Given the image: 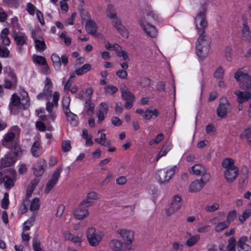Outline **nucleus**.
<instances>
[{
	"label": "nucleus",
	"instance_id": "obj_1",
	"mask_svg": "<svg viewBox=\"0 0 251 251\" xmlns=\"http://www.w3.org/2000/svg\"><path fill=\"white\" fill-rule=\"evenodd\" d=\"M206 9L202 8L197 15L195 23L198 31L199 37L196 44V53L199 57L203 60L208 55L210 49V39L205 34L207 22L205 18Z\"/></svg>",
	"mask_w": 251,
	"mask_h": 251
},
{
	"label": "nucleus",
	"instance_id": "obj_2",
	"mask_svg": "<svg viewBox=\"0 0 251 251\" xmlns=\"http://www.w3.org/2000/svg\"><path fill=\"white\" fill-rule=\"evenodd\" d=\"M234 78L239 83V87L243 90L251 89V77L239 69L234 74Z\"/></svg>",
	"mask_w": 251,
	"mask_h": 251
},
{
	"label": "nucleus",
	"instance_id": "obj_3",
	"mask_svg": "<svg viewBox=\"0 0 251 251\" xmlns=\"http://www.w3.org/2000/svg\"><path fill=\"white\" fill-rule=\"evenodd\" d=\"M93 204L92 201L84 199L79 204V207L75 209L73 214L77 220H81L88 215V211L87 208Z\"/></svg>",
	"mask_w": 251,
	"mask_h": 251
},
{
	"label": "nucleus",
	"instance_id": "obj_4",
	"mask_svg": "<svg viewBox=\"0 0 251 251\" xmlns=\"http://www.w3.org/2000/svg\"><path fill=\"white\" fill-rule=\"evenodd\" d=\"M86 235L89 244L92 246H97L102 238L100 232L93 227L87 229Z\"/></svg>",
	"mask_w": 251,
	"mask_h": 251
},
{
	"label": "nucleus",
	"instance_id": "obj_5",
	"mask_svg": "<svg viewBox=\"0 0 251 251\" xmlns=\"http://www.w3.org/2000/svg\"><path fill=\"white\" fill-rule=\"evenodd\" d=\"M175 172V170L174 168H172L169 170L161 169L156 172L155 177L159 183H166L174 175Z\"/></svg>",
	"mask_w": 251,
	"mask_h": 251
},
{
	"label": "nucleus",
	"instance_id": "obj_6",
	"mask_svg": "<svg viewBox=\"0 0 251 251\" xmlns=\"http://www.w3.org/2000/svg\"><path fill=\"white\" fill-rule=\"evenodd\" d=\"M63 168L62 166H59L53 172L51 178L48 182L45 188V193L48 194L53 188L54 185L56 184L60 176V173L62 171Z\"/></svg>",
	"mask_w": 251,
	"mask_h": 251
},
{
	"label": "nucleus",
	"instance_id": "obj_7",
	"mask_svg": "<svg viewBox=\"0 0 251 251\" xmlns=\"http://www.w3.org/2000/svg\"><path fill=\"white\" fill-rule=\"evenodd\" d=\"M182 205L181 198L179 195L174 197L171 205L169 208L166 209V214L170 216L176 211L178 210Z\"/></svg>",
	"mask_w": 251,
	"mask_h": 251
},
{
	"label": "nucleus",
	"instance_id": "obj_8",
	"mask_svg": "<svg viewBox=\"0 0 251 251\" xmlns=\"http://www.w3.org/2000/svg\"><path fill=\"white\" fill-rule=\"evenodd\" d=\"M141 26L147 34L151 38H154L157 34V30L156 28L148 23L145 17L141 21Z\"/></svg>",
	"mask_w": 251,
	"mask_h": 251
},
{
	"label": "nucleus",
	"instance_id": "obj_9",
	"mask_svg": "<svg viewBox=\"0 0 251 251\" xmlns=\"http://www.w3.org/2000/svg\"><path fill=\"white\" fill-rule=\"evenodd\" d=\"M222 100L223 102L220 103L217 109V113L218 117L223 118L226 115L230 105L226 98H223Z\"/></svg>",
	"mask_w": 251,
	"mask_h": 251
},
{
	"label": "nucleus",
	"instance_id": "obj_10",
	"mask_svg": "<svg viewBox=\"0 0 251 251\" xmlns=\"http://www.w3.org/2000/svg\"><path fill=\"white\" fill-rule=\"evenodd\" d=\"M117 233L122 237L125 245L127 246L131 244L134 239V233L132 231L119 229L117 230Z\"/></svg>",
	"mask_w": 251,
	"mask_h": 251
},
{
	"label": "nucleus",
	"instance_id": "obj_11",
	"mask_svg": "<svg viewBox=\"0 0 251 251\" xmlns=\"http://www.w3.org/2000/svg\"><path fill=\"white\" fill-rule=\"evenodd\" d=\"M12 37L16 42L17 45L20 47L19 50L21 51L22 50L20 46L26 44L27 37L24 33H18L16 32H14L12 34Z\"/></svg>",
	"mask_w": 251,
	"mask_h": 251
},
{
	"label": "nucleus",
	"instance_id": "obj_12",
	"mask_svg": "<svg viewBox=\"0 0 251 251\" xmlns=\"http://www.w3.org/2000/svg\"><path fill=\"white\" fill-rule=\"evenodd\" d=\"M234 94L237 97V101L239 104H242L251 99V93L249 91H235Z\"/></svg>",
	"mask_w": 251,
	"mask_h": 251
},
{
	"label": "nucleus",
	"instance_id": "obj_13",
	"mask_svg": "<svg viewBox=\"0 0 251 251\" xmlns=\"http://www.w3.org/2000/svg\"><path fill=\"white\" fill-rule=\"evenodd\" d=\"M110 246L114 251H127L130 250V248L116 239L111 241Z\"/></svg>",
	"mask_w": 251,
	"mask_h": 251
},
{
	"label": "nucleus",
	"instance_id": "obj_14",
	"mask_svg": "<svg viewBox=\"0 0 251 251\" xmlns=\"http://www.w3.org/2000/svg\"><path fill=\"white\" fill-rule=\"evenodd\" d=\"M238 172L239 170L237 167L225 171L224 175L225 178L228 182H233L238 176Z\"/></svg>",
	"mask_w": 251,
	"mask_h": 251
},
{
	"label": "nucleus",
	"instance_id": "obj_15",
	"mask_svg": "<svg viewBox=\"0 0 251 251\" xmlns=\"http://www.w3.org/2000/svg\"><path fill=\"white\" fill-rule=\"evenodd\" d=\"M108 111V108L105 102H101L100 105L99 111L97 112V117L98 119V122L101 123L104 119V116Z\"/></svg>",
	"mask_w": 251,
	"mask_h": 251
},
{
	"label": "nucleus",
	"instance_id": "obj_16",
	"mask_svg": "<svg viewBox=\"0 0 251 251\" xmlns=\"http://www.w3.org/2000/svg\"><path fill=\"white\" fill-rule=\"evenodd\" d=\"M46 166L45 160H40L37 162V165L33 168L34 174L37 176H42L44 172V168Z\"/></svg>",
	"mask_w": 251,
	"mask_h": 251
},
{
	"label": "nucleus",
	"instance_id": "obj_17",
	"mask_svg": "<svg viewBox=\"0 0 251 251\" xmlns=\"http://www.w3.org/2000/svg\"><path fill=\"white\" fill-rule=\"evenodd\" d=\"M113 25L117 31L124 37H128V33L125 29L124 26L121 24V21L117 18L113 19Z\"/></svg>",
	"mask_w": 251,
	"mask_h": 251
},
{
	"label": "nucleus",
	"instance_id": "obj_18",
	"mask_svg": "<svg viewBox=\"0 0 251 251\" xmlns=\"http://www.w3.org/2000/svg\"><path fill=\"white\" fill-rule=\"evenodd\" d=\"M9 107L11 112L14 114H16L14 111L15 107H17L18 109H21L20 98L16 95V94H14L12 95Z\"/></svg>",
	"mask_w": 251,
	"mask_h": 251
},
{
	"label": "nucleus",
	"instance_id": "obj_19",
	"mask_svg": "<svg viewBox=\"0 0 251 251\" xmlns=\"http://www.w3.org/2000/svg\"><path fill=\"white\" fill-rule=\"evenodd\" d=\"M34 189V183H31L30 186L28 187L27 188L25 199V200H24L22 203V205L24 207V209L26 210H27L28 206L29 203V199L30 198Z\"/></svg>",
	"mask_w": 251,
	"mask_h": 251
},
{
	"label": "nucleus",
	"instance_id": "obj_20",
	"mask_svg": "<svg viewBox=\"0 0 251 251\" xmlns=\"http://www.w3.org/2000/svg\"><path fill=\"white\" fill-rule=\"evenodd\" d=\"M143 14V17L141 19L140 21V24L141 20L144 19L145 17L146 19V21H148V23L149 24H150L151 22L156 20L157 19V15L154 13L152 11H150L149 7H147V9H146V11L144 12Z\"/></svg>",
	"mask_w": 251,
	"mask_h": 251
},
{
	"label": "nucleus",
	"instance_id": "obj_21",
	"mask_svg": "<svg viewBox=\"0 0 251 251\" xmlns=\"http://www.w3.org/2000/svg\"><path fill=\"white\" fill-rule=\"evenodd\" d=\"M204 186V183L201 182V181H200L199 179L195 180L193 181L189 186V191L191 192H197L201 190Z\"/></svg>",
	"mask_w": 251,
	"mask_h": 251
},
{
	"label": "nucleus",
	"instance_id": "obj_22",
	"mask_svg": "<svg viewBox=\"0 0 251 251\" xmlns=\"http://www.w3.org/2000/svg\"><path fill=\"white\" fill-rule=\"evenodd\" d=\"M16 156H5L1 159V166L3 167H7L13 165L16 161Z\"/></svg>",
	"mask_w": 251,
	"mask_h": 251
},
{
	"label": "nucleus",
	"instance_id": "obj_23",
	"mask_svg": "<svg viewBox=\"0 0 251 251\" xmlns=\"http://www.w3.org/2000/svg\"><path fill=\"white\" fill-rule=\"evenodd\" d=\"M85 28L89 34L93 35L95 34L97 30V26L95 22L89 20L86 24Z\"/></svg>",
	"mask_w": 251,
	"mask_h": 251
},
{
	"label": "nucleus",
	"instance_id": "obj_24",
	"mask_svg": "<svg viewBox=\"0 0 251 251\" xmlns=\"http://www.w3.org/2000/svg\"><path fill=\"white\" fill-rule=\"evenodd\" d=\"M121 91L122 97L125 100H135V97L126 86L121 88Z\"/></svg>",
	"mask_w": 251,
	"mask_h": 251
},
{
	"label": "nucleus",
	"instance_id": "obj_25",
	"mask_svg": "<svg viewBox=\"0 0 251 251\" xmlns=\"http://www.w3.org/2000/svg\"><path fill=\"white\" fill-rule=\"evenodd\" d=\"M31 152L32 155L35 157H38L41 154L42 147L39 141H36L33 144L31 149Z\"/></svg>",
	"mask_w": 251,
	"mask_h": 251
},
{
	"label": "nucleus",
	"instance_id": "obj_26",
	"mask_svg": "<svg viewBox=\"0 0 251 251\" xmlns=\"http://www.w3.org/2000/svg\"><path fill=\"white\" fill-rule=\"evenodd\" d=\"M65 115L67 117L68 121L73 126H76L78 124V117L76 115L72 113L71 111L66 112Z\"/></svg>",
	"mask_w": 251,
	"mask_h": 251
},
{
	"label": "nucleus",
	"instance_id": "obj_27",
	"mask_svg": "<svg viewBox=\"0 0 251 251\" xmlns=\"http://www.w3.org/2000/svg\"><path fill=\"white\" fill-rule=\"evenodd\" d=\"M21 96L22 98H20L21 109L24 110L29 106V98L26 92H24Z\"/></svg>",
	"mask_w": 251,
	"mask_h": 251
},
{
	"label": "nucleus",
	"instance_id": "obj_28",
	"mask_svg": "<svg viewBox=\"0 0 251 251\" xmlns=\"http://www.w3.org/2000/svg\"><path fill=\"white\" fill-rule=\"evenodd\" d=\"M187 237H189L186 242V245L188 247H192L195 245L200 239V235L196 234L192 236L190 233H187Z\"/></svg>",
	"mask_w": 251,
	"mask_h": 251
},
{
	"label": "nucleus",
	"instance_id": "obj_29",
	"mask_svg": "<svg viewBox=\"0 0 251 251\" xmlns=\"http://www.w3.org/2000/svg\"><path fill=\"white\" fill-rule=\"evenodd\" d=\"M15 137V134L12 132H8L5 136L4 138L2 141L1 144L3 146L9 147V146L12 144L9 143L13 141Z\"/></svg>",
	"mask_w": 251,
	"mask_h": 251
},
{
	"label": "nucleus",
	"instance_id": "obj_30",
	"mask_svg": "<svg viewBox=\"0 0 251 251\" xmlns=\"http://www.w3.org/2000/svg\"><path fill=\"white\" fill-rule=\"evenodd\" d=\"M222 166L225 169V171L237 168L234 165V160L230 158H226L223 161Z\"/></svg>",
	"mask_w": 251,
	"mask_h": 251
},
{
	"label": "nucleus",
	"instance_id": "obj_31",
	"mask_svg": "<svg viewBox=\"0 0 251 251\" xmlns=\"http://www.w3.org/2000/svg\"><path fill=\"white\" fill-rule=\"evenodd\" d=\"M242 33L244 40L251 41V32L250 31L249 26L247 23L243 24Z\"/></svg>",
	"mask_w": 251,
	"mask_h": 251
},
{
	"label": "nucleus",
	"instance_id": "obj_32",
	"mask_svg": "<svg viewBox=\"0 0 251 251\" xmlns=\"http://www.w3.org/2000/svg\"><path fill=\"white\" fill-rule=\"evenodd\" d=\"M206 169L201 164H195L191 167V171L193 174L196 176H200L205 173Z\"/></svg>",
	"mask_w": 251,
	"mask_h": 251
},
{
	"label": "nucleus",
	"instance_id": "obj_33",
	"mask_svg": "<svg viewBox=\"0 0 251 251\" xmlns=\"http://www.w3.org/2000/svg\"><path fill=\"white\" fill-rule=\"evenodd\" d=\"M40 207L39 199L37 198H34L30 202L29 204V210L35 213L37 215V211Z\"/></svg>",
	"mask_w": 251,
	"mask_h": 251
},
{
	"label": "nucleus",
	"instance_id": "obj_34",
	"mask_svg": "<svg viewBox=\"0 0 251 251\" xmlns=\"http://www.w3.org/2000/svg\"><path fill=\"white\" fill-rule=\"evenodd\" d=\"M106 16L110 19H115L117 17L116 10L111 4H109L106 8Z\"/></svg>",
	"mask_w": 251,
	"mask_h": 251
},
{
	"label": "nucleus",
	"instance_id": "obj_35",
	"mask_svg": "<svg viewBox=\"0 0 251 251\" xmlns=\"http://www.w3.org/2000/svg\"><path fill=\"white\" fill-rule=\"evenodd\" d=\"M51 59L55 69L59 70L61 66L60 57L58 55L54 53L51 55Z\"/></svg>",
	"mask_w": 251,
	"mask_h": 251
},
{
	"label": "nucleus",
	"instance_id": "obj_36",
	"mask_svg": "<svg viewBox=\"0 0 251 251\" xmlns=\"http://www.w3.org/2000/svg\"><path fill=\"white\" fill-rule=\"evenodd\" d=\"M91 69L90 64L86 63L84 64L81 68L75 70V74L78 75H82L86 73Z\"/></svg>",
	"mask_w": 251,
	"mask_h": 251
},
{
	"label": "nucleus",
	"instance_id": "obj_37",
	"mask_svg": "<svg viewBox=\"0 0 251 251\" xmlns=\"http://www.w3.org/2000/svg\"><path fill=\"white\" fill-rule=\"evenodd\" d=\"M5 188L9 190L14 185L15 180L10 177L6 176H4V180L3 181Z\"/></svg>",
	"mask_w": 251,
	"mask_h": 251
},
{
	"label": "nucleus",
	"instance_id": "obj_38",
	"mask_svg": "<svg viewBox=\"0 0 251 251\" xmlns=\"http://www.w3.org/2000/svg\"><path fill=\"white\" fill-rule=\"evenodd\" d=\"M34 43L35 48L38 51H42L46 49V44L42 38L41 39H36Z\"/></svg>",
	"mask_w": 251,
	"mask_h": 251
},
{
	"label": "nucleus",
	"instance_id": "obj_39",
	"mask_svg": "<svg viewBox=\"0 0 251 251\" xmlns=\"http://www.w3.org/2000/svg\"><path fill=\"white\" fill-rule=\"evenodd\" d=\"M8 148L11 149V151L15 156H18L21 155L22 153V150L20 146L16 143H13L11 145L9 146Z\"/></svg>",
	"mask_w": 251,
	"mask_h": 251
},
{
	"label": "nucleus",
	"instance_id": "obj_40",
	"mask_svg": "<svg viewBox=\"0 0 251 251\" xmlns=\"http://www.w3.org/2000/svg\"><path fill=\"white\" fill-rule=\"evenodd\" d=\"M171 149V145L170 144H165L158 153L156 161L158 160L162 156L165 155L168 151Z\"/></svg>",
	"mask_w": 251,
	"mask_h": 251
},
{
	"label": "nucleus",
	"instance_id": "obj_41",
	"mask_svg": "<svg viewBox=\"0 0 251 251\" xmlns=\"http://www.w3.org/2000/svg\"><path fill=\"white\" fill-rule=\"evenodd\" d=\"M159 114V112L157 109L153 110L148 109L145 112L144 118L147 120H150L153 115L157 117Z\"/></svg>",
	"mask_w": 251,
	"mask_h": 251
},
{
	"label": "nucleus",
	"instance_id": "obj_42",
	"mask_svg": "<svg viewBox=\"0 0 251 251\" xmlns=\"http://www.w3.org/2000/svg\"><path fill=\"white\" fill-rule=\"evenodd\" d=\"M117 91V87L112 85H106L104 88V93L106 95H112Z\"/></svg>",
	"mask_w": 251,
	"mask_h": 251
},
{
	"label": "nucleus",
	"instance_id": "obj_43",
	"mask_svg": "<svg viewBox=\"0 0 251 251\" xmlns=\"http://www.w3.org/2000/svg\"><path fill=\"white\" fill-rule=\"evenodd\" d=\"M229 226V225L226 221L218 223L215 227V231L217 232H220L227 228Z\"/></svg>",
	"mask_w": 251,
	"mask_h": 251
},
{
	"label": "nucleus",
	"instance_id": "obj_44",
	"mask_svg": "<svg viewBox=\"0 0 251 251\" xmlns=\"http://www.w3.org/2000/svg\"><path fill=\"white\" fill-rule=\"evenodd\" d=\"M33 58L34 62L39 65H44L47 64L45 58L42 56L34 55Z\"/></svg>",
	"mask_w": 251,
	"mask_h": 251
},
{
	"label": "nucleus",
	"instance_id": "obj_45",
	"mask_svg": "<svg viewBox=\"0 0 251 251\" xmlns=\"http://www.w3.org/2000/svg\"><path fill=\"white\" fill-rule=\"evenodd\" d=\"M71 101L70 97H64L62 100V106L64 113L70 111L69 105Z\"/></svg>",
	"mask_w": 251,
	"mask_h": 251
},
{
	"label": "nucleus",
	"instance_id": "obj_46",
	"mask_svg": "<svg viewBox=\"0 0 251 251\" xmlns=\"http://www.w3.org/2000/svg\"><path fill=\"white\" fill-rule=\"evenodd\" d=\"M236 241L233 237H231L228 240V244L226 247L227 251H236Z\"/></svg>",
	"mask_w": 251,
	"mask_h": 251
},
{
	"label": "nucleus",
	"instance_id": "obj_47",
	"mask_svg": "<svg viewBox=\"0 0 251 251\" xmlns=\"http://www.w3.org/2000/svg\"><path fill=\"white\" fill-rule=\"evenodd\" d=\"M91 98H88L85 102V107L87 108L86 112L87 113H93L94 109V105L92 104Z\"/></svg>",
	"mask_w": 251,
	"mask_h": 251
},
{
	"label": "nucleus",
	"instance_id": "obj_48",
	"mask_svg": "<svg viewBox=\"0 0 251 251\" xmlns=\"http://www.w3.org/2000/svg\"><path fill=\"white\" fill-rule=\"evenodd\" d=\"M237 212L235 210H232L230 211L227 215L226 220V222L230 225V223L234 221V220L236 218Z\"/></svg>",
	"mask_w": 251,
	"mask_h": 251
},
{
	"label": "nucleus",
	"instance_id": "obj_49",
	"mask_svg": "<svg viewBox=\"0 0 251 251\" xmlns=\"http://www.w3.org/2000/svg\"><path fill=\"white\" fill-rule=\"evenodd\" d=\"M251 215V209H246L239 217V221L241 224L243 223L245 220Z\"/></svg>",
	"mask_w": 251,
	"mask_h": 251
},
{
	"label": "nucleus",
	"instance_id": "obj_50",
	"mask_svg": "<svg viewBox=\"0 0 251 251\" xmlns=\"http://www.w3.org/2000/svg\"><path fill=\"white\" fill-rule=\"evenodd\" d=\"M9 204V194L8 193H5L4 197L1 201V206L3 209H6L8 206Z\"/></svg>",
	"mask_w": 251,
	"mask_h": 251
},
{
	"label": "nucleus",
	"instance_id": "obj_51",
	"mask_svg": "<svg viewBox=\"0 0 251 251\" xmlns=\"http://www.w3.org/2000/svg\"><path fill=\"white\" fill-rule=\"evenodd\" d=\"M61 148L63 151L67 152L71 150V142L69 140L63 141L62 143Z\"/></svg>",
	"mask_w": 251,
	"mask_h": 251
},
{
	"label": "nucleus",
	"instance_id": "obj_52",
	"mask_svg": "<svg viewBox=\"0 0 251 251\" xmlns=\"http://www.w3.org/2000/svg\"><path fill=\"white\" fill-rule=\"evenodd\" d=\"M224 71L223 69L219 67H218L214 74V76L217 79L222 78L224 76Z\"/></svg>",
	"mask_w": 251,
	"mask_h": 251
},
{
	"label": "nucleus",
	"instance_id": "obj_53",
	"mask_svg": "<svg viewBox=\"0 0 251 251\" xmlns=\"http://www.w3.org/2000/svg\"><path fill=\"white\" fill-rule=\"evenodd\" d=\"M33 248L34 251H42L40 248V242L36 237L33 239Z\"/></svg>",
	"mask_w": 251,
	"mask_h": 251
},
{
	"label": "nucleus",
	"instance_id": "obj_54",
	"mask_svg": "<svg viewBox=\"0 0 251 251\" xmlns=\"http://www.w3.org/2000/svg\"><path fill=\"white\" fill-rule=\"evenodd\" d=\"M36 7L34 5L30 2L27 3L26 5V10L27 12L31 15H33L35 14Z\"/></svg>",
	"mask_w": 251,
	"mask_h": 251
},
{
	"label": "nucleus",
	"instance_id": "obj_55",
	"mask_svg": "<svg viewBox=\"0 0 251 251\" xmlns=\"http://www.w3.org/2000/svg\"><path fill=\"white\" fill-rule=\"evenodd\" d=\"M116 75L121 79H126L127 77V73L126 70H119L116 73Z\"/></svg>",
	"mask_w": 251,
	"mask_h": 251
},
{
	"label": "nucleus",
	"instance_id": "obj_56",
	"mask_svg": "<svg viewBox=\"0 0 251 251\" xmlns=\"http://www.w3.org/2000/svg\"><path fill=\"white\" fill-rule=\"evenodd\" d=\"M219 208V204L218 203H214L213 204L205 207V210L209 212H211L216 211Z\"/></svg>",
	"mask_w": 251,
	"mask_h": 251
},
{
	"label": "nucleus",
	"instance_id": "obj_57",
	"mask_svg": "<svg viewBox=\"0 0 251 251\" xmlns=\"http://www.w3.org/2000/svg\"><path fill=\"white\" fill-rule=\"evenodd\" d=\"M202 176V177L201 179H199L200 181H201V182L204 183V185L205 183H206L210 179V175L209 174L207 173V170H205V173L202 174L201 175Z\"/></svg>",
	"mask_w": 251,
	"mask_h": 251
},
{
	"label": "nucleus",
	"instance_id": "obj_58",
	"mask_svg": "<svg viewBox=\"0 0 251 251\" xmlns=\"http://www.w3.org/2000/svg\"><path fill=\"white\" fill-rule=\"evenodd\" d=\"M117 55L119 57H122L124 60H129V57L127 52L122 49L117 52Z\"/></svg>",
	"mask_w": 251,
	"mask_h": 251
},
{
	"label": "nucleus",
	"instance_id": "obj_59",
	"mask_svg": "<svg viewBox=\"0 0 251 251\" xmlns=\"http://www.w3.org/2000/svg\"><path fill=\"white\" fill-rule=\"evenodd\" d=\"M9 53V51L6 48L0 47V56L3 57H7Z\"/></svg>",
	"mask_w": 251,
	"mask_h": 251
},
{
	"label": "nucleus",
	"instance_id": "obj_60",
	"mask_svg": "<svg viewBox=\"0 0 251 251\" xmlns=\"http://www.w3.org/2000/svg\"><path fill=\"white\" fill-rule=\"evenodd\" d=\"M65 205L63 204H60L57 208V211L56 213V216L57 217H60L65 210Z\"/></svg>",
	"mask_w": 251,
	"mask_h": 251
},
{
	"label": "nucleus",
	"instance_id": "obj_61",
	"mask_svg": "<svg viewBox=\"0 0 251 251\" xmlns=\"http://www.w3.org/2000/svg\"><path fill=\"white\" fill-rule=\"evenodd\" d=\"M99 199V195L95 192L92 191L89 193L87 195V199L88 200H96Z\"/></svg>",
	"mask_w": 251,
	"mask_h": 251
},
{
	"label": "nucleus",
	"instance_id": "obj_62",
	"mask_svg": "<svg viewBox=\"0 0 251 251\" xmlns=\"http://www.w3.org/2000/svg\"><path fill=\"white\" fill-rule=\"evenodd\" d=\"M36 15L41 25H45V21L42 13L39 10H36Z\"/></svg>",
	"mask_w": 251,
	"mask_h": 251
},
{
	"label": "nucleus",
	"instance_id": "obj_63",
	"mask_svg": "<svg viewBox=\"0 0 251 251\" xmlns=\"http://www.w3.org/2000/svg\"><path fill=\"white\" fill-rule=\"evenodd\" d=\"M36 126L38 129L40 131H44L46 129V126L44 123L41 121H38L36 123Z\"/></svg>",
	"mask_w": 251,
	"mask_h": 251
},
{
	"label": "nucleus",
	"instance_id": "obj_64",
	"mask_svg": "<svg viewBox=\"0 0 251 251\" xmlns=\"http://www.w3.org/2000/svg\"><path fill=\"white\" fill-rule=\"evenodd\" d=\"M238 251H251V247L249 245L237 246Z\"/></svg>",
	"mask_w": 251,
	"mask_h": 251
}]
</instances>
